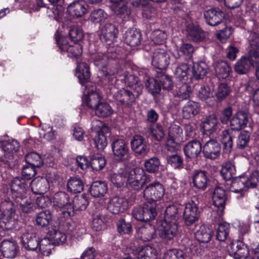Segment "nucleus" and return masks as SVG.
<instances>
[{
	"instance_id": "1",
	"label": "nucleus",
	"mask_w": 259,
	"mask_h": 259,
	"mask_svg": "<svg viewBox=\"0 0 259 259\" xmlns=\"http://www.w3.org/2000/svg\"><path fill=\"white\" fill-rule=\"evenodd\" d=\"M248 40L250 45L248 58L241 57L234 66L235 71L240 74H246L252 64L253 59L259 58V35L255 32H251Z\"/></svg>"
},
{
	"instance_id": "2",
	"label": "nucleus",
	"mask_w": 259,
	"mask_h": 259,
	"mask_svg": "<svg viewBox=\"0 0 259 259\" xmlns=\"http://www.w3.org/2000/svg\"><path fill=\"white\" fill-rule=\"evenodd\" d=\"M2 217L0 218V228L9 230L16 227L17 224L14 203L11 201H5L0 205Z\"/></svg>"
},
{
	"instance_id": "3",
	"label": "nucleus",
	"mask_w": 259,
	"mask_h": 259,
	"mask_svg": "<svg viewBox=\"0 0 259 259\" xmlns=\"http://www.w3.org/2000/svg\"><path fill=\"white\" fill-rule=\"evenodd\" d=\"M258 177V170L253 171L249 177L244 176L236 177L232 182L230 191L235 193H240V196H242L243 191L257 186Z\"/></svg>"
},
{
	"instance_id": "4",
	"label": "nucleus",
	"mask_w": 259,
	"mask_h": 259,
	"mask_svg": "<svg viewBox=\"0 0 259 259\" xmlns=\"http://www.w3.org/2000/svg\"><path fill=\"white\" fill-rule=\"evenodd\" d=\"M127 186L133 190H139L149 182L144 170L140 167L127 169Z\"/></svg>"
},
{
	"instance_id": "5",
	"label": "nucleus",
	"mask_w": 259,
	"mask_h": 259,
	"mask_svg": "<svg viewBox=\"0 0 259 259\" xmlns=\"http://www.w3.org/2000/svg\"><path fill=\"white\" fill-rule=\"evenodd\" d=\"M54 205L60 208L62 216L69 218L73 215V207L72 206V199L65 192L56 193L54 197Z\"/></svg>"
},
{
	"instance_id": "6",
	"label": "nucleus",
	"mask_w": 259,
	"mask_h": 259,
	"mask_svg": "<svg viewBox=\"0 0 259 259\" xmlns=\"http://www.w3.org/2000/svg\"><path fill=\"white\" fill-rule=\"evenodd\" d=\"M105 76L108 77L109 81L112 80L113 78L116 77V74L119 76H123L124 77V80L125 83L129 87L132 88L134 91L135 93H136V96L139 97L141 94L143 88V85L139 81L138 78L134 75L128 74L126 71L122 73L120 69H116L115 71L112 72H107L106 71Z\"/></svg>"
},
{
	"instance_id": "7",
	"label": "nucleus",
	"mask_w": 259,
	"mask_h": 259,
	"mask_svg": "<svg viewBox=\"0 0 259 259\" xmlns=\"http://www.w3.org/2000/svg\"><path fill=\"white\" fill-rule=\"evenodd\" d=\"M156 203L147 201L142 206L135 208L133 211V217L137 220L147 222L153 220L157 215Z\"/></svg>"
},
{
	"instance_id": "8",
	"label": "nucleus",
	"mask_w": 259,
	"mask_h": 259,
	"mask_svg": "<svg viewBox=\"0 0 259 259\" xmlns=\"http://www.w3.org/2000/svg\"><path fill=\"white\" fill-rule=\"evenodd\" d=\"M212 199L213 205L216 209L213 210L211 215L217 213V215H214V218L216 220H219L223 215L225 208L227 200L225 190L220 187H215L213 190Z\"/></svg>"
},
{
	"instance_id": "9",
	"label": "nucleus",
	"mask_w": 259,
	"mask_h": 259,
	"mask_svg": "<svg viewBox=\"0 0 259 259\" xmlns=\"http://www.w3.org/2000/svg\"><path fill=\"white\" fill-rule=\"evenodd\" d=\"M165 189L158 182H155L147 185L143 191V196L148 202L155 203L164 196Z\"/></svg>"
},
{
	"instance_id": "10",
	"label": "nucleus",
	"mask_w": 259,
	"mask_h": 259,
	"mask_svg": "<svg viewBox=\"0 0 259 259\" xmlns=\"http://www.w3.org/2000/svg\"><path fill=\"white\" fill-rule=\"evenodd\" d=\"M157 230L160 237L165 242L172 240L178 232L177 223L163 221L158 226Z\"/></svg>"
},
{
	"instance_id": "11",
	"label": "nucleus",
	"mask_w": 259,
	"mask_h": 259,
	"mask_svg": "<svg viewBox=\"0 0 259 259\" xmlns=\"http://www.w3.org/2000/svg\"><path fill=\"white\" fill-rule=\"evenodd\" d=\"M56 40L62 52H66L70 57L77 58L82 54V48L79 44L68 45L66 39L56 34Z\"/></svg>"
},
{
	"instance_id": "12",
	"label": "nucleus",
	"mask_w": 259,
	"mask_h": 259,
	"mask_svg": "<svg viewBox=\"0 0 259 259\" xmlns=\"http://www.w3.org/2000/svg\"><path fill=\"white\" fill-rule=\"evenodd\" d=\"M29 185L30 183L22 177L14 178L10 184L12 198L14 199L25 195Z\"/></svg>"
},
{
	"instance_id": "13",
	"label": "nucleus",
	"mask_w": 259,
	"mask_h": 259,
	"mask_svg": "<svg viewBox=\"0 0 259 259\" xmlns=\"http://www.w3.org/2000/svg\"><path fill=\"white\" fill-rule=\"evenodd\" d=\"M182 134V130L179 126L174 125L169 128L168 136L166 140V147L168 151L175 152L180 148L179 137Z\"/></svg>"
},
{
	"instance_id": "14",
	"label": "nucleus",
	"mask_w": 259,
	"mask_h": 259,
	"mask_svg": "<svg viewBox=\"0 0 259 259\" xmlns=\"http://www.w3.org/2000/svg\"><path fill=\"white\" fill-rule=\"evenodd\" d=\"M170 62V56L164 49H156L153 53L152 64L159 69H164Z\"/></svg>"
},
{
	"instance_id": "15",
	"label": "nucleus",
	"mask_w": 259,
	"mask_h": 259,
	"mask_svg": "<svg viewBox=\"0 0 259 259\" xmlns=\"http://www.w3.org/2000/svg\"><path fill=\"white\" fill-rule=\"evenodd\" d=\"M113 154L118 160L128 159L130 150L127 144L123 139H117L112 143Z\"/></svg>"
},
{
	"instance_id": "16",
	"label": "nucleus",
	"mask_w": 259,
	"mask_h": 259,
	"mask_svg": "<svg viewBox=\"0 0 259 259\" xmlns=\"http://www.w3.org/2000/svg\"><path fill=\"white\" fill-rule=\"evenodd\" d=\"M94 123L99 127L97 135L95 137L94 141L96 148L99 150H104L107 145V138L105 134L108 133L109 129L101 121H96Z\"/></svg>"
},
{
	"instance_id": "17",
	"label": "nucleus",
	"mask_w": 259,
	"mask_h": 259,
	"mask_svg": "<svg viewBox=\"0 0 259 259\" xmlns=\"http://www.w3.org/2000/svg\"><path fill=\"white\" fill-rule=\"evenodd\" d=\"M88 11V5L83 0H77L71 3L67 7L69 15L74 18L82 17Z\"/></svg>"
},
{
	"instance_id": "18",
	"label": "nucleus",
	"mask_w": 259,
	"mask_h": 259,
	"mask_svg": "<svg viewBox=\"0 0 259 259\" xmlns=\"http://www.w3.org/2000/svg\"><path fill=\"white\" fill-rule=\"evenodd\" d=\"M183 215L187 225L193 224L198 220L199 218L198 207L193 200L186 203Z\"/></svg>"
},
{
	"instance_id": "19",
	"label": "nucleus",
	"mask_w": 259,
	"mask_h": 259,
	"mask_svg": "<svg viewBox=\"0 0 259 259\" xmlns=\"http://www.w3.org/2000/svg\"><path fill=\"white\" fill-rule=\"evenodd\" d=\"M229 254L234 259H242L247 257L249 251L241 241H235L231 243L228 248Z\"/></svg>"
},
{
	"instance_id": "20",
	"label": "nucleus",
	"mask_w": 259,
	"mask_h": 259,
	"mask_svg": "<svg viewBox=\"0 0 259 259\" xmlns=\"http://www.w3.org/2000/svg\"><path fill=\"white\" fill-rule=\"evenodd\" d=\"M221 146L217 140L209 139L203 146V153L204 157L210 159H214L219 156Z\"/></svg>"
},
{
	"instance_id": "21",
	"label": "nucleus",
	"mask_w": 259,
	"mask_h": 259,
	"mask_svg": "<svg viewBox=\"0 0 259 259\" xmlns=\"http://www.w3.org/2000/svg\"><path fill=\"white\" fill-rule=\"evenodd\" d=\"M193 187L199 190H204L207 187L209 180L207 172L204 170H195L192 175Z\"/></svg>"
},
{
	"instance_id": "22",
	"label": "nucleus",
	"mask_w": 259,
	"mask_h": 259,
	"mask_svg": "<svg viewBox=\"0 0 259 259\" xmlns=\"http://www.w3.org/2000/svg\"><path fill=\"white\" fill-rule=\"evenodd\" d=\"M118 33V29L116 26L111 23H106L100 30V37L102 41L110 45L113 42Z\"/></svg>"
},
{
	"instance_id": "23",
	"label": "nucleus",
	"mask_w": 259,
	"mask_h": 259,
	"mask_svg": "<svg viewBox=\"0 0 259 259\" xmlns=\"http://www.w3.org/2000/svg\"><path fill=\"white\" fill-rule=\"evenodd\" d=\"M57 180H52L43 177H37L34 179L31 182V187L32 192L35 194H42L47 192L49 189V182L53 183Z\"/></svg>"
},
{
	"instance_id": "24",
	"label": "nucleus",
	"mask_w": 259,
	"mask_h": 259,
	"mask_svg": "<svg viewBox=\"0 0 259 259\" xmlns=\"http://www.w3.org/2000/svg\"><path fill=\"white\" fill-rule=\"evenodd\" d=\"M204 17L208 24L216 26L222 21L224 14L220 9L212 8L204 12Z\"/></svg>"
},
{
	"instance_id": "25",
	"label": "nucleus",
	"mask_w": 259,
	"mask_h": 259,
	"mask_svg": "<svg viewBox=\"0 0 259 259\" xmlns=\"http://www.w3.org/2000/svg\"><path fill=\"white\" fill-rule=\"evenodd\" d=\"M127 207V202L124 198L117 196L112 198L108 202L107 208L113 214H118L124 211Z\"/></svg>"
},
{
	"instance_id": "26",
	"label": "nucleus",
	"mask_w": 259,
	"mask_h": 259,
	"mask_svg": "<svg viewBox=\"0 0 259 259\" xmlns=\"http://www.w3.org/2000/svg\"><path fill=\"white\" fill-rule=\"evenodd\" d=\"M248 122L247 114L243 111H238L230 119V126L232 130L240 131L246 126Z\"/></svg>"
},
{
	"instance_id": "27",
	"label": "nucleus",
	"mask_w": 259,
	"mask_h": 259,
	"mask_svg": "<svg viewBox=\"0 0 259 259\" xmlns=\"http://www.w3.org/2000/svg\"><path fill=\"white\" fill-rule=\"evenodd\" d=\"M114 98L119 103L124 105H128L135 102L136 93L134 94L125 89H122L116 92L113 95Z\"/></svg>"
},
{
	"instance_id": "28",
	"label": "nucleus",
	"mask_w": 259,
	"mask_h": 259,
	"mask_svg": "<svg viewBox=\"0 0 259 259\" xmlns=\"http://www.w3.org/2000/svg\"><path fill=\"white\" fill-rule=\"evenodd\" d=\"M21 241L25 248L31 250L37 249L40 242L38 236L32 232L23 233L21 236Z\"/></svg>"
},
{
	"instance_id": "29",
	"label": "nucleus",
	"mask_w": 259,
	"mask_h": 259,
	"mask_svg": "<svg viewBox=\"0 0 259 259\" xmlns=\"http://www.w3.org/2000/svg\"><path fill=\"white\" fill-rule=\"evenodd\" d=\"M0 250L4 257L13 258L17 253L18 246L14 240H4L1 243Z\"/></svg>"
},
{
	"instance_id": "30",
	"label": "nucleus",
	"mask_w": 259,
	"mask_h": 259,
	"mask_svg": "<svg viewBox=\"0 0 259 259\" xmlns=\"http://www.w3.org/2000/svg\"><path fill=\"white\" fill-rule=\"evenodd\" d=\"M184 151L187 157L196 158L202 151L201 144L198 140H192L185 145Z\"/></svg>"
},
{
	"instance_id": "31",
	"label": "nucleus",
	"mask_w": 259,
	"mask_h": 259,
	"mask_svg": "<svg viewBox=\"0 0 259 259\" xmlns=\"http://www.w3.org/2000/svg\"><path fill=\"white\" fill-rule=\"evenodd\" d=\"M131 145L132 150L137 154H145L148 151L147 143L141 136H134L131 141Z\"/></svg>"
},
{
	"instance_id": "32",
	"label": "nucleus",
	"mask_w": 259,
	"mask_h": 259,
	"mask_svg": "<svg viewBox=\"0 0 259 259\" xmlns=\"http://www.w3.org/2000/svg\"><path fill=\"white\" fill-rule=\"evenodd\" d=\"M156 235L154 226L147 224L140 227L137 231L138 237L143 241H149L153 239Z\"/></svg>"
},
{
	"instance_id": "33",
	"label": "nucleus",
	"mask_w": 259,
	"mask_h": 259,
	"mask_svg": "<svg viewBox=\"0 0 259 259\" xmlns=\"http://www.w3.org/2000/svg\"><path fill=\"white\" fill-rule=\"evenodd\" d=\"M141 33L136 29H131L126 31L124 34L125 42L131 47L139 45L141 42Z\"/></svg>"
},
{
	"instance_id": "34",
	"label": "nucleus",
	"mask_w": 259,
	"mask_h": 259,
	"mask_svg": "<svg viewBox=\"0 0 259 259\" xmlns=\"http://www.w3.org/2000/svg\"><path fill=\"white\" fill-rule=\"evenodd\" d=\"M108 62V57L107 56L103 54L102 53H98L95 57L94 59V64L95 65L97 66L99 69H102L100 71V73L101 74H103L104 76V77L105 79H107L109 80V76L108 77L105 76L106 75V71L107 72H112L113 71H115L116 68H112L110 70H107L106 68H105V67L106 65L107 64Z\"/></svg>"
},
{
	"instance_id": "35",
	"label": "nucleus",
	"mask_w": 259,
	"mask_h": 259,
	"mask_svg": "<svg viewBox=\"0 0 259 259\" xmlns=\"http://www.w3.org/2000/svg\"><path fill=\"white\" fill-rule=\"evenodd\" d=\"M75 75L78 78L79 82L82 85L84 84L90 78V72L88 65L84 62L78 63Z\"/></svg>"
},
{
	"instance_id": "36",
	"label": "nucleus",
	"mask_w": 259,
	"mask_h": 259,
	"mask_svg": "<svg viewBox=\"0 0 259 259\" xmlns=\"http://www.w3.org/2000/svg\"><path fill=\"white\" fill-rule=\"evenodd\" d=\"M216 75L219 78L224 79L229 76L231 68L225 61H219L213 64Z\"/></svg>"
},
{
	"instance_id": "37",
	"label": "nucleus",
	"mask_w": 259,
	"mask_h": 259,
	"mask_svg": "<svg viewBox=\"0 0 259 259\" xmlns=\"http://www.w3.org/2000/svg\"><path fill=\"white\" fill-rule=\"evenodd\" d=\"M107 191L106 184L103 182L96 181L92 183L90 188L91 195L94 197L103 196Z\"/></svg>"
},
{
	"instance_id": "38",
	"label": "nucleus",
	"mask_w": 259,
	"mask_h": 259,
	"mask_svg": "<svg viewBox=\"0 0 259 259\" xmlns=\"http://www.w3.org/2000/svg\"><path fill=\"white\" fill-rule=\"evenodd\" d=\"M212 231L208 226L202 225L195 234L196 239L200 242L207 243L212 237Z\"/></svg>"
},
{
	"instance_id": "39",
	"label": "nucleus",
	"mask_w": 259,
	"mask_h": 259,
	"mask_svg": "<svg viewBox=\"0 0 259 259\" xmlns=\"http://www.w3.org/2000/svg\"><path fill=\"white\" fill-rule=\"evenodd\" d=\"M68 191L72 193H80L83 189L84 184L81 180L77 177H71L67 183Z\"/></svg>"
},
{
	"instance_id": "40",
	"label": "nucleus",
	"mask_w": 259,
	"mask_h": 259,
	"mask_svg": "<svg viewBox=\"0 0 259 259\" xmlns=\"http://www.w3.org/2000/svg\"><path fill=\"white\" fill-rule=\"evenodd\" d=\"M199 112L198 104L192 101H189L183 108V116L189 118L197 115Z\"/></svg>"
},
{
	"instance_id": "41",
	"label": "nucleus",
	"mask_w": 259,
	"mask_h": 259,
	"mask_svg": "<svg viewBox=\"0 0 259 259\" xmlns=\"http://www.w3.org/2000/svg\"><path fill=\"white\" fill-rule=\"evenodd\" d=\"M1 146L3 151L6 153L5 155H8L9 159L12 158V153L16 152L20 147L19 143L15 140L3 142Z\"/></svg>"
},
{
	"instance_id": "42",
	"label": "nucleus",
	"mask_w": 259,
	"mask_h": 259,
	"mask_svg": "<svg viewBox=\"0 0 259 259\" xmlns=\"http://www.w3.org/2000/svg\"><path fill=\"white\" fill-rule=\"evenodd\" d=\"M49 239L54 245H62L67 239L65 233L56 229H51L49 232Z\"/></svg>"
},
{
	"instance_id": "43",
	"label": "nucleus",
	"mask_w": 259,
	"mask_h": 259,
	"mask_svg": "<svg viewBox=\"0 0 259 259\" xmlns=\"http://www.w3.org/2000/svg\"><path fill=\"white\" fill-rule=\"evenodd\" d=\"M100 96L96 92L92 91L82 98L83 102L91 109H95L100 102Z\"/></svg>"
},
{
	"instance_id": "44",
	"label": "nucleus",
	"mask_w": 259,
	"mask_h": 259,
	"mask_svg": "<svg viewBox=\"0 0 259 259\" xmlns=\"http://www.w3.org/2000/svg\"><path fill=\"white\" fill-rule=\"evenodd\" d=\"M236 169L234 163L227 161L222 164L221 174L226 181L231 180L235 175Z\"/></svg>"
},
{
	"instance_id": "45",
	"label": "nucleus",
	"mask_w": 259,
	"mask_h": 259,
	"mask_svg": "<svg viewBox=\"0 0 259 259\" xmlns=\"http://www.w3.org/2000/svg\"><path fill=\"white\" fill-rule=\"evenodd\" d=\"M221 141L223 145V151L226 153L231 152L233 146L232 137L229 130H224L221 135Z\"/></svg>"
},
{
	"instance_id": "46",
	"label": "nucleus",
	"mask_w": 259,
	"mask_h": 259,
	"mask_svg": "<svg viewBox=\"0 0 259 259\" xmlns=\"http://www.w3.org/2000/svg\"><path fill=\"white\" fill-rule=\"evenodd\" d=\"M190 67L187 63H181L178 65L175 70V76L179 81H186L190 72Z\"/></svg>"
},
{
	"instance_id": "47",
	"label": "nucleus",
	"mask_w": 259,
	"mask_h": 259,
	"mask_svg": "<svg viewBox=\"0 0 259 259\" xmlns=\"http://www.w3.org/2000/svg\"><path fill=\"white\" fill-rule=\"evenodd\" d=\"M191 92V88L188 84L180 83L177 87L175 96L180 100H186L190 97Z\"/></svg>"
},
{
	"instance_id": "48",
	"label": "nucleus",
	"mask_w": 259,
	"mask_h": 259,
	"mask_svg": "<svg viewBox=\"0 0 259 259\" xmlns=\"http://www.w3.org/2000/svg\"><path fill=\"white\" fill-rule=\"evenodd\" d=\"M96 114L101 117H105L111 115L113 112L110 105L105 102H100L95 109Z\"/></svg>"
},
{
	"instance_id": "49",
	"label": "nucleus",
	"mask_w": 259,
	"mask_h": 259,
	"mask_svg": "<svg viewBox=\"0 0 259 259\" xmlns=\"http://www.w3.org/2000/svg\"><path fill=\"white\" fill-rule=\"evenodd\" d=\"M88 203V200L83 195L74 197L73 199L72 200V206L73 207V214H74L75 210H84L87 208Z\"/></svg>"
},
{
	"instance_id": "50",
	"label": "nucleus",
	"mask_w": 259,
	"mask_h": 259,
	"mask_svg": "<svg viewBox=\"0 0 259 259\" xmlns=\"http://www.w3.org/2000/svg\"><path fill=\"white\" fill-rule=\"evenodd\" d=\"M14 199H15L16 203L20 205V208L23 212L28 213L30 211L31 209L32 208L33 204L30 198L27 197L24 195L22 197Z\"/></svg>"
},
{
	"instance_id": "51",
	"label": "nucleus",
	"mask_w": 259,
	"mask_h": 259,
	"mask_svg": "<svg viewBox=\"0 0 259 259\" xmlns=\"http://www.w3.org/2000/svg\"><path fill=\"white\" fill-rule=\"evenodd\" d=\"M206 64L203 62L194 63L192 69L193 77L196 79L203 78L207 72Z\"/></svg>"
},
{
	"instance_id": "52",
	"label": "nucleus",
	"mask_w": 259,
	"mask_h": 259,
	"mask_svg": "<svg viewBox=\"0 0 259 259\" xmlns=\"http://www.w3.org/2000/svg\"><path fill=\"white\" fill-rule=\"evenodd\" d=\"M138 259H157V251L151 246H146L139 252Z\"/></svg>"
},
{
	"instance_id": "53",
	"label": "nucleus",
	"mask_w": 259,
	"mask_h": 259,
	"mask_svg": "<svg viewBox=\"0 0 259 259\" xmlns=\"http://www.w3.org/2000/svg\"><path fill=\"white\" fill-rule=\"evenodd\" d=\"M52 220V214L49 210H46L37 213L36 217V225L41 227L48 225Z\"/></svg>"
},
{
	"instance_id": "54",
	"label": "nucleus",
	"mask_w": 259,
	"mask_h": 259,
	"mask_svg": "<svg viewBox=\"0 0 259 259\" xmlns=\"http://www.w3.org/2000/svg\"><path fill=\"white\" fill-rule=\"evenodd\" d=\"M145 87L148 91L153 96L158 94L161 91V85L158 80L153 78L146 80Z\"/></svg>"
},
{
	"instance_id": "55",
	"label": "nucleus",
	"mask_w": 259,
	"mask_h": 259,
	"mask_svg": "<svg viewBox=\"0 0 259 259\" xmlns=\"http://www.w3.org/2000/svg\"><path fill=\"white\" fill-rule=\"evenodd\" d=\"M127 169L122 170L121 172L113 174L111 176V181L117 187L122 186L125 183L126 184Z\"/></svg>"
},
{
	"instance_id": "56",
	"label": "nucleus",
	"mask_w": 259,
	"mask_h": 259,
	"mask_svg": "<svg viewBox=\"0 0 259 259\" xmlns=\"http://www.w3.org/2000/svg\"><path fill=\"white\" fill-rule=\"evenodd\" d=\"M90 163L94 170H100L105 166L106 160L103 156L97 154L91 157Z\"/></svg>"
},
{
	"instance_id": "57",
	"label": "nucleus",
	"mask_w": 259,
	"mask_h": 259,
	"mask_svg": "<svg viewBox=\"0 0 259 259\" xmlns=\"http://www.w3.org/2000/svg\"><path fill=\"white\" fill-rule=\"evenodd\" d=\"M187 32L190 39L194 41L201 40L203 37L202 31L197 26L189 25L187 27Z\"/></svg>"
},
{
	"instance_id": "58",
	"label": "nucleus",
	"mask_w": 259,
	"mask_h": 259,
	"mask_svg": "<svg viewBox=\"0 0 259 259\" xmlns=\"http://www.w3.org/2000/svg\"><path fill=\"white\" fill-rule=\"evenodd\" d=\"M54 245L49 238H44L39 242V250L42 255L49 256L54 248Z\"/></svg>"
},
{
	"instance_id": "59",
	"label": "nucleus",
	"mask_w": 259,
	"mask_h": 259,
	"mask_svg": "<svg viewBox=\"0 0 259 259\" xmlns=\"http://www.w3.org/2000/svg\"><path fill=\"white\" fill-rule=\"evenodd\" d=\"M25 160L28 164L35 167H40L43 164V161L40 155L34 152L27 154L25 156Z\"/></svg>"
},
{
	"instance_id": "60",
	"label": "nucleus",
	"mask_w": 259,
	"mask_h": 259,
	"mask_svg": "<svg viewBox=\"0 0 259 259\" xmlns=\"http://www.w3.org/2000/svg\"><path fill=\"white\" fill-rule=\"evenodd\" d=\"M231 89L226 83H220L215 93V96L218 101L224 100L230 93Z\"/></svg>"
},
{
	"instance_id": "61",
	"label": "nucleus",
	"mask_w": 259,
	"mask_h": 259,
	"mask_svg": "<svg viewBox=\"0 0 259 259\" xmlns=\"http://www.w3.org/2000/svg\"><path fill=\"white\" fill-rule=\"evenodd\" d=\"M230 225L226 222L219 224L217 233V239L220 241H224L229 235Z\"/></svg>"
},
{
	"instance_id": "62",
	"label": "nucleus",
	"mask_w": 259,
	"mask_h": 259,
	"mask_svg": "<svg viewBox=\"0 0 259 259\" xmlns=\"http://www.w3.org/2000/svg\"><path fill=\"white\" fill-rule=\"evenodd\" d=\"M105 219L100 213L95 214L93 217L92 223V229L96 231H99L105 228Z\"/></svg>"
},
{
	"instance_id": "63",
	"label": "nucleus",
	"mask_w": 259,
	"mask_h": 259,
	"mask_svg": "<svg viewBox=\"0 0 259 259\" xmlns=\"http://www.w3.org/2000/svg\"><path fill=\"white\" fill-rule=\"evenodd\" d=\"M178 218V210L177 206L175 205L168 206L165 211V218L163 221H175V223H177Z\"/></svg>"
},
{
	"instance_id": "64",
	"label": "nucleus",
	"mask_w": 259,
	"mask_h": 259,
	"mask_svg": "<svg viewBox=\"0 0 259 259\" xmlns=\"http://www.w3.org/2000/svg\"><path fill=\"white\" fill-rule=\"evenodd\" d=\"M107 14L101 9H96L92 12L90 16V20L93 23L100 22L105 20Z\"/></svg>"
}]
</instances>
